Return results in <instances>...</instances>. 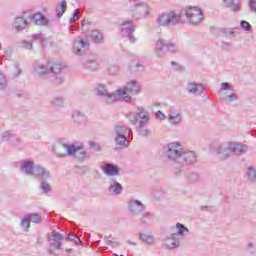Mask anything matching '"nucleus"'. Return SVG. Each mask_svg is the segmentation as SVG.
I'll return each mask as SVG.
<instances>
[{
    "mask_svg": "<svg viewBox=\"0 0 256 256\" xmlns=\"http://www.w3.org/2000/svg\"><path fill=\"white\" fill-rule=\"evenodd\" d=\"M185 15L192 25H198L203 21V10L197 6H187L180 13L170 11L168 13L159 14L156 23L160 27H175L181 23V18Z\"/></svg>",
    "mask_w": 256,
    "mask_h": 256,
    "instance_id": "f257e3e1",
    "label": "nucleus"
},
{
    "mask_svg": "<svg viewBox=\"0 0 256 256\" xmlns=\"http://www.w3.org/2000/svg\"><path fill=\"white\" fill-rule=\"evenodd\" d=\"M66 65L61 62L49 61L47 65L38 64L34 67V73L42 79H51L55 85H61L65 81L63 71Z\"/></svg>",
    "mask_w": 256,
    "mask_h": 256,
    "instance_id": "f03ea898",
    "label": "nucleus"
},
{
    "mask_svg": "<svg viewBox=\"0 0 256 256\" xmlns=\"http://www.w3.org/2000/svg\"><path fill=\"white\" fill-rule=\"evenodd\" d=\"M164 154L169 161L178 163V165H195L197 163V154L194 151H184L181 147V143L172 142L164 146Z\"/></svg>",
    "mask_w": 256,
    "mask_h": 256,
    "instance_id": "7ed1b4c3",
    "label": "nucleus"
},
{
    "mask_svg": "<svg viewBox=\"0 0 256 256\" xmlns=\"http://www.w3.org/2000/svg\"><path fill=\"white\" fill-rule=\"evenodd\" d=\"M54 153L61 159L74 156L77 161L83 163L86 159H89V153L83 148L82 142H74L72 144L62 143L55 150Z\"/></svg>",
    "mask_w": 256,
    "mask_h": 256,
    "instance_id": "20e7f679",
    "label": "nucleus"
},
{
    "mask_svg": "<svg viewBox=\"0 0 256 256\" xmlns=\"http://www.w3.org/2000/svg\"><path fill=\"white\" fill-rule=\"evenodd\" d=\"M141 93V84L137 80H131L126 86L117 90L118 100L123 99L126 103H131V95H139Z\"/></svg>",
    "mask_w": 256,
    "mask_h": 256,
    "instance_id": "39448f33",
    "label": "nucleus"
},
{
    "mask_svg": "<svg viewBox=\"0 0 256 256\" xmlns=\"http://www.w3.org/2000/svg\"><path fill=\"white\" fill-rule=\"evenodd\" d=\"M231 153H234V155H245L247 153V145L239 142H230L227 148L221 146L218 148L220 159H227Z\"/></svg>",
    "mask_w": 256,
    "mask_h": 256,
    "instance_id": "423d86ee",
    "label": "nucleus"
},
{
    "mask_svg": "<svg viewBox=\"0 0 256 256\" xmlns=\"http://www.w3.org/2000/svg\"><path fill=\"white\" fill-rule=\"evenodd\" d=\"M96 91L98 97H101L107 105H112V103L119 101L117 90L115 93H109V91H107V86L103 84H98Z\"/></svg>",
    "mask_w": 256,
    "mask_h": 256,
    "instance_id": "0eeeda50",
    "label": "nucleus"
},
{
    "mask_svg": "<svg viewBox=\"0 0 256 256\" xmlns=\"http://www.w3.org/2000/svg\"><path fill=\"white\" fill-rule=\"evenodd\" d=\"M115 133L116 145H119L120 147H127V145H129V140H127V138L131 135V129L126 126H116Z\"/></svg>",
    "mask_w": 256,
    "mask_h": 256,
    "instance_id": "6e6552de",
    "label": "nucleus"
},
{
    "mask_svg": "<svg viewBox=\"0 0 256 256\" xmlns=\"http://www.w3.org/2000/svg\"><path fill=\"white\" fill-rule=\"evenodd\" d=\"M167 49L170 51V53H177L179 51V48L175 44H168L165 40H159L156 43L155 48V54L156 57H163L165 53H167Z\"/></svg>",
    "mask_w": 256,
    "mask_h": 256,
    "instance_id": "1a4fd4ad",
    "label": "nucleus"
},
{
    "mask_svg": "<svg viewBox=\"0 0 256 256\" xmlns=\"http://www.w3.org/2000/svg\"><path fill=\"white\" fill-rule=\"evenodd\" d=\"M121 33L123 37H128L130 43H135L137 41V38L133 36V33H135V24L133 23V20L122 23Z\"/></svg>",
    "mask_w": 256,
    "mask_h": 256,
    "instance_id": "9d476101",
    "label": "nucleus"
},
{
    "mask_svg": "<svg viewBox=\"0 0 256 256\" xmlns=\"http://www.w3.org/2000/svg\"><path fill=\"white\" fill-rule=\"evenodd\" d=\"M130 121L133 125H137V123H147L149 121V112L143 108H139L138 112H132L129 114ZM140 119V121H139Z\"/></svg>",
    "mask_w": 256,
    "mask_h": 256,
    "instance_id": "9b49d317",
    "label": "nucleus"
},
{
    "mask_svg": "<svg viewBox=\"0 0 256 256\" xmlns=\"http://www.w3.org/2000/svg\"><path fill=\"white\" fill-rule=\"evenodd\" d=\"M128 209L131 215L134 217H139L143 211H145V205H143V202L140 200H137L135 198L130 199L128 204Z\"/></svg>",
    "mask_w": 256,
    "mask_h": 256,
    "instance_id": "f8f14e48",
    "label": "nucleus"
},
{
    "mask_svg": "<svg viewBox=\"0 0 256 256\" xmlns=\"http://www.w3.org/2000/svg\"><path fill=\"white\" fill-rule=\"evenodd\" d=\"M30 177H34V179H39L40 181H47L51 177V174L43 166L35 165Z\"/></svg>",
    "mask_w": 256,
    "mask_h": 256,
    "instance_id": "ddd939ff",
    "label": "nucleus"
},
{
    "mask_svg": "<svg viewBox=\"0 0 256 256\" xmlns=\"http://www.w3.org/2000/svg\"><path fill=\"white\" fill-rule=\"evenodd\" d=\"M63 234L53 230L51 234L48 236V241L50 243V247L53 249H61L63 245Z\"/></svg>",
    "mask_w": 256,
    "mask_h": 256,
    "instance_id": "4468645a",
    "label": "nucleus"
},
{
    "mask_svg": "<svg viewBox=\"0 0 256 256\" xmlns=\"http://www.w3.org/2000/svg\"><path fill=\"white\" fill-rule=\"evenodd\" d=\"M101 169L107 177H117L121 173V168H119V166L109 162L104 163L101 166Z\"/></svg>",
    "mask_w": 256,
    "mask_h": 256,
    "instance_id": "2eb2a0df",
    "label": "nucleus"
},
{
    "mask_svg": "<svg viewBox=\"0 0 256 256\" xmlns=\"http://www.w3.org/2000/svg\"><path fill=\"white\" fill-rule=\"evenodd\" d=\"M73 47L76 55H83V53L89 49V41L84 40L83 37L80 36L75 39Z\"/></svg>",
    "mask_w": 256,
    "mask_h": 256,
    "instance_id": "dca6fc26",
    "label": "nucleus"
},
{
    "mask_svg": "<svg viewBox=\"0 0 256 256\" xmlns=\"http://www.w3.org/2000/svg\"><path fill=\"white\" fill-rule=\"evenodd\" d=\"M31 23L35 25H40L41 27H49V19L43 15V13L38 12L29 16Z\"/></svg>",
    "mask_w": 256,
    "mask_h": 256,
    "instance_id": "f3484780",
    "label": "nucleus"
},
{
    "mask_svg": "<svg viewBox=\"0 0 256 256\" xmlns=\"http://www.w3.org/2000/svg\"><path fill=\"white\" fill-rule=\"evenodd\" d=\"M33 169H35V161L29 159L20 161V171H22L24 175L31 177Z\"/></svg>",
    "mask_w": 256,
    "mask_h": 256,
    "instance_id": "a211bd4d",
    "label": "nucleus"
},
{
    "mask_svg": "<svg viewBox=\"0 0 256 256\" xmlns=\"http://www.w3.org/2000/svg\"><path fill=\"white\" fill-rule=\"evenodd\" d=\"M187 91L190 95H203V92L205 91V87L203 84H199L196 82H190L187 86Z\"/></svg>",
    "mask_w": 256,
    "mask_h": 256,
    "instance_id": "6ab92c4d",
    "label": "nucleus"
},
{
    "mask_svg": "<svg viewBox=\"0 0 256 256\" xmlns=\"http://www.w3.org/2000/svg\"><path fill=\"white\" fill-rule=\"evenodd\" d=\"M83 65L85 69H89L90 71H99V60H97L96 56H91Z\"/></svg>",
    "mask_w": 256,
    "mask_h": 256,
    "instance_id": "aec40b11",
    "label": "nucleus"
},
{
    "mask_svg": "<svg viewBox=\"0 0 256 256\" xmlns=\"http://www.w3.org/2000/svg\"><path fill=\"white\" fill-rule=\"evenodd\" d=\"M133 11H138L140 15H143V17H147V15H149V11H151V8L149 7V4L141 2L134 4Z\"/></svg>",
    "mask_w": 256,
    "mask_h": 256,
    "instance_id": "412c9836",
    "label": "nucleus"
},
{
    "mask_svg": "<svg viewBox=\"0 0 256 256\" xmlns=\"http://www.w3.org/2000/svg\"><path fill=\"white\" fill-rule=\"evenodd\" d=\"M224 5L230 9L233 13H239L241 11V3L239 0H223Z\"/></svg>",
    "mask_w": 256,
    "mask_h": 256,
    "instance_id": "4be33fe9",
    "label": "nucleus"
},
{
    "mask_svg": "<svg viewBox=\"0 0 256 256\" xmlns=\"http://www.w3.org/2000/svg\"><path fill=\"white\" fill-rule=\"evenodd\" d=\"M110 195H121L123 193V185L117 181H113L108 187Z\"/></svg>",
    "mask_w": 256,
    "mask_h": 256,
    "instance_id": "5701e85b",
    "label": "nucleus"
},
{
    "mask_svg": "<svg viewBox=\"0 0 256 256\" xmlns=\"http://www.w3.org/2000/svg\"><path fill=\"white\" fill-rule=\"evenodd\" d=\"M141 225H147L153 221V214L145 211V209L138 215Z\"/></svg>",
    "mask_w": 256,
    "mask_h": 256,
    "instance_id": "b1692460",
    "label": "nucleus"
},
{
    "mask_svg": "<svg viewBox=\"0 0 256 256\" xmlns=\"http://www.w3.org/2000/svg\"><path fill=\"white\" fill-rule=\"evenodd\" d=\"M66 11H67V1L62 0L55 8L56 17H58V19H61L63 15H65Z\"/></svg>",
    "mask_w": 256,
    "mask_h": 256,
    "instance_id": "393cba45",
    "label": "nucleus"
},
{
    "mask_svg": "<svg viewBox=\"0 0 256 256\" xmlns=\"http://www.w3.org/2000/svg\"><path fill=\"white\" fill-rule=\"evenodd\" d=\"M90 39L96 43V45H101L103 43V33L99 30H93L90 34Z\"/></svg>",
    "mask_w": 256,
    "mask_h": 256,
    "instance_id": "a878e982",
    "label": "nucleus"
},
{
    "mask_svg": "<svg viewBox=\"0 0 256 256\" xmlns=\"http://www.w3.org/2000/svg\"><path fill=\"white\" fill-rule=\"evenodd\" d=\"M25 27H27V20L23 19V17L15 18L13 28L16 29V31H23Z\"/></svg>",
    "mask_w": 256,
    "mask_h": 256,
    "instance_id": "bb28decb",
    "label": "nucleus"
},
{
    "mask_svg": "<svg viewBox=\"0 0 256 256\" xmlns=\"http://www.w3.org/2000/svg\"><path fill=\"white\" fill-rule=\"evenodd\" d=\"M72 119H74L75 123L81 125L86 120V116L83 112L76 110L72 113Z\"/></svg>",
    "mask_w": 256,
    "mask_h": 256,
    "instance_id": "cd10ccee",
    "label": "nucleus"
},
{
    "mask_svg": "<svg viewBox=\"0 0 256 256\" xmlns=\"http://www.w3.org/2000/svg\"><path fill=\"white\" fill-rule=\"evenodd\" d=\"M20 227H21L22 231L29 233V229H31V222H30L27 214L24 215L23 219H21Z\"/></svg>",
    "mask_w": 256,
    "mask_h": 256,
    "instance_id": "c85d7f7f",
    "label": "nucleus"
},
{
    "mask_svg": "<svg viewBox=\"0 0 256 256\" xmlns=\"http://www.w3.org/2000/svg\"><path fill=\"white\" fill-rule=\"evenodd\" d=\"M247 179L250 181V183L256 182V169L255 166H249L247 169Z\"/></svg>",
    "mask_w": 256,
    "mask_h": 256,
    "instance_id": "c756f323",
    "label": "nucleus"
},
{
    "mask_svg": "<svg viewBox=\"0 0 256 256\" xmlns=\"http://www.w3.org/2000/svg\"><path fill=\"white\" fill-rule=\"evenodd\" d=\"M30 223L39 224L43 222V218L38 213L26 214Z\"/></svg>",
    "mask_w": 256,
    "mask_h": 256,
    "instance_id": "7c9ffc66",
    "label": "nucleus"
},
{
    "mask_svg": "<svg viewBox=\"0 0 256 256\" xmlns=\"http://www.w3.org/2000/svg\"><path fill=\"white\" fill-rule=\"evenodd\" d=\"M169 119L172 121V125H179L183 121V114L181 112H178L177 115L169 114Z\"/></svg>",
    "mask_w": 256,
    "mask_h": 256,
    "instance_id": "2f4dec72",
    "label": "nucleus"
},
{
    "mask_svg": "<svg viewBox=\"0 0 256 256\" xmlns=\"http://www.w3.org/2000/svg\"><path fill=\"white\" fill-rule=\"evenodd\" d=\"M164 245L168 248V249H175V247H179V241L171 239V238H166L164 240Z\"/></svg>",
    "mask_w": 256,
    "mask_h": 256,
    "instance_id": "473e14b6",
    "label": "nucleus"
},
{
    "mask_svg": "<svg viewBox=\"0 0 256 256\" xmlns=\"http://www.w3.org/2000/svg\"><path fill=\"white\" fill-rule=\"evenodd\" d=\"M53 107L61 108L65 105V98L63 96H56L52 99Z\"/></svg>",
    "mask_w": 256,
    "mask_h": 256,
    "instance_id": "72a5a7b5",
    "label": "nucleus"
},
{
    "mask_svg": "<svg viewBox=\"0 0 256 256\" xmlns=\"http://www.w3.org/2000/svg\"><path fill=\"white\" fill-rule=\"evenodd\" d=\"M137 132L142 137H147V135H149V129L147 128V126H145V123H143V122H139Z\"/></svg>",
    "mask_w": 256,
    "mask_h": 256,
    "instance_id": "f704fd0d",
    "label": "nucleus"
},
{
    "mask_svg": "<svg viewBox=\"0 0 256 256\" xmlns=\"http://www.w3.org/2000/svg\"><path fill=\"white\" fill-rule=\"evenodd\" d=\"M21 73H22L21 67H19V63L16 62L11 72V78L17 79L18 77H21Z\"/></svg>",
    "mask_w": 256,
    "mask_h": 256,
    "instance_id": "c9c22d12",
    "label": "nucleus"
},
{
    "mask_svg": "<svg viewBox=\"0 0 256 256\" xmlns=\"http://www.w3.org/2000/svg\"><path fill=\"white\" fill-rule=\"evenodd\" d=\"M144 69H145V66H143V64L141 63L132 62L130 66V71H132V73H140Z\"/></svg>",
    "mask_w": 256,
    "mask_h": 256,
    "instance_id": "e433bc0d",
    "label": "nucleus"
},
{
    "mask_svg": "<svg viewBox=\"0 0 256 256\" xmlns=\"http://www.w3.org/2000/svg\"><path fill=\"white\" fill-rule=\"evenodd\" d=\"M32 39L34 41H41L42 47H47V39H45L42 33L33 34Z\"/></svg>",
    "mask_w": 256,
    "mask_h": 256,
    "instance_id": "4c0bfd02",
    "label": "nucleus"
},
{
    "mask_svg": "<svg viewBox=\"0 0 256 256\" xmlns=\"http://www.w3.org/2000/svg\"><path fill=\"white\" fill-rule=\"evenodd\" d=\"M67 239L68 241H72L73 243H75V245H85V243L83 242V240H81V238L73 234H68Z\"/></svg>",
    "mask_w": 256,
    "mask_h": 256,
    "instance_id": "58836bf2",
    "label": "nucleus"
},
{
    "mask_svg": "<svg viewBox=\"0 0 256 256\" xmlns=\"http://www.w3.org/2000/svg\"><path fill=\"white\" fill-rule=\"evenodd\" d=\"M140 239L144 242L147 243V245H152L153 241H155V238L150 235H145L143 233L140 234Z\"/></svg>",
    "mask_w": 256,
    "mask_h": 256,
    "instance_id": "ea45409f",
    "label": "nucleus"
},
{
    "mask_svg": "<svg viewBox=\"0 0 256 256\" xmlns=\"http://www.w3.org/2000/svg\"><path fill=\"white\" fill-rule=\"evenodd\" d=\"M80 27H81L82 31L87 32V31H89V29H91V22L87 19H83L80 22Z\"/></svg>",
    "mask_w": 256,
    "mask_h": 256,
    "instance_id": "a19ab883",
    "label": "nucleus"
},
{
    "mask_svg": "<svg viewBox=\"0 0 256 256\" xmlns=\"http://www.w3.org/2000/svg\"><path fill=\"white\" fill-rule=\"evenodd\" d=\"M104 239L106 240V244L109 245V247H112V249H116L121 245L118 241L110 240L108 236H105Z\"/></svg>",
    "mask_w": 256,
    "mask_h": 256,
    "instance_id": "79ce46f5",
    "label": "nucleus"
},
{
    "mask_svg": "<svg viewBox=\"0 0 256 256\" xmlns=\"http://www.w3.org/2000/svg\"><path fill=\"white\" fill-rule=\"evenodd\" d=\"M11 137H13V133H11V131H5V132L1 133V139H2V142H4V143L9 141V139H11Z\"/></svg>",
    "mask_w": 256,
    "mask_h": 256,
    "instance_id": "37998d69",
    "label": "nucleus"
},
{
    "mask_svg": "<svg viewBox=\"0 0 256 256\" xmlns=\"http://www.w3.org/2000/svg\"><path fill=\"white\" fill-rule=\"evenodd\" d=\"M40 189L43 191V193H51V185H49V183L46 181L41 183Z\"/></svg>",
    "mask_w": 256,
    "mask_h": 256,
    "instance_id": "c03bdc74",
    "label": "nucleus"
},
{
    "mask_svg": "<svg viewBox=\"0 0 256 256\" xmlns=\"http://www.w3.org/2000/svg\"><path fill=\"white\" fill-rule=\"evenodd\" d=\"M176 229L178 230L179 235H184L185 231H189L185 225L179 222L176 224Z\"/></svg>",
    "mask_w": 256,
    "mask_h": 256,
    "instance_id": "a18cd8bd",
    "label": "nucleus"
},
{
    "mask_svg": "<svg viewBox=\"0 0 256 256\" xmlns=\"http://www.w3.org/2000/svg\"><path fill=\"white\" fill-rule=\"evenodd\" d=\"M188 180L190 183H197L199 181V174L192 172L188 175Z\"/></svg>",
    "mask_w": 256,
    "mask_h": 256,
    "instance_id": "49530a36",
    "label": "nucleus"
},
{
    "mask_svg": "<svg viewBox=\"0 0 256 256\" xmlns=\"http://www.w3.org/2000/svg\"><path fill=\"white\" fill-rule=\"evenodd\" d=\"M240 27H241V29H244L245 31H251V29H253L251 24H249V22H247L245 20H242L240 22Z\"/></svg>",
    "mask_w": 256,
    "mask_h": 256,
    "instance_id": "de8ad7c7",
    "label": "nucleus"
},
{
    "mask_svg": "<svg viewBox=\"0 0 256 256\" xmlns=\"http://www.w3.org/2000/svg\"><path fill=\"white\" fill-rule=\"evenodd\" d=\"M5 87H7V80L5 79L3 73L0 72V90L5 89Z\"/></svg>",
    "mask_w": 256,
    "mask_h": 256,
    "instance_id": "09e8293b",
    "label": "nucleus"
},
{
    "mask_svg": "<svg viewBox=\"0 0 256 256\" xmlns=\"http://www.w3.org/2000/svg\"><path fill=\"white\" fill-rule=\"evenodd\" d=\"M118 72H119V66L113 65L108 68L109 75H117Z\"/></svg>",
    "mask_w": 256,
    "mask_h": 256,
    "instance_id": "8fccbe9b",
    "label": "nucleus"
},
{
    "mask_svg": "<svg viewBox=\"0 0 256 256\" xmlns=\"http://www.w3.org/2000/svg\"><path fill=\"white\" fill-rule=\"evenodd\" d=\"M90 148L94 149V151H101V146L93 141L89 142Z\"/></svg>",
    "mask_w": 256,
    "mask_h": 256,
    "instance_id": "3c124183",
    "label": "nucleus"
},
{
    "mask_svg": "<svg viewBox=\"0 0 256 256\" xmlns=\"http://www.w3.org/2000/svg\"><path fill=\"white\" fill-rule=\"evenodd\" d=\"M249 8L252 13H256V0L249 1Z\"/></svg>",
    "mask_w": 256,
    "mask_h": 256,
    "instance_id": "603ef678",
    "label": "nucleus"
},
{
    "mask_svg": "<svg viewBox=\"0 0 256 256\" xmlns=\"http://www.w3.org/2000/svg\"><path fill=\"white\" fill-rule=\"evenodd\" d=\"M22 45L25 49H33V42L24 40Z\"/></svg>",
    "mask_w": 256,
    "mask_h": 256,
    "instance_id": "864d4df0",
    "label": "nucleus"
},
{
    "mask_svg": "<svg viewBox=\"0 0 256 256\" xmlns=\"http://www.w3.org/2000/svg\"><path fill=\"white\" fill-rule=\"evenodd\" d=\"M231 90V86H229V83L227 82H222L221 83V89L220 91H229Z\"/></svg>",
    "mask_w": 256,
    "mask_h": 256,
    "instance_id": "5fc2aeb1",
    "label": "nucleus"
},
{
    "mask_svg": "<svg viewBox=\"0 0 256 256\" xmlns=\"http://www.w3.org/2000/svg\"><path fill=\"white\" fill-rule=\"evenodd\" d=\"M156 117H157V119H161V121H163L164 119H167V116H165V114L161 110H159L156 113Z\"/></svg>",
    "mask_w": 256,
    "mask_h": 256,
    "instance_id": "6e6d98bb",
    "label": "nucleus"
},
{
    "mask_svg": "<svg viewBox=\"0 0 256 256\" xmlns=\"http://www.w3.org/2000/svg\"><path fill=\"white\" fill-rule=\"evenodd\" d=\"M227 99L230 103H233V101H237V95H235V93H231L227 96Z\"/></svg>",
    "mask_w": 256,
    "mask_h": 256,
    "instance_id": "4d7b16f0",
    "label": "nucleus"
},
{
    "mask_svg": "<svg viewBox=\"0 0 256 256\" xmlns=\"http://www.w3.org/2000/svg\"><path fill=\"white\" fill-rule=\"evenodd\" d=\"M76 19H79V14H77V10H74L72 17L70 18V23H75Z\"/></svg>",
    "mask_w": 256,
    "mask_h": 256,
    "instance_id": "13d9d810",
    "label": "nucleus"
},
{
    "mask_svg": "<svg viewBox=\"0 0 256 256\" xmlns=\"http://www.w3.org/2000/svg\"><path fill=\"white\" fill-rule=\"evenodd\" d=\"M220 31L223 33V35L229 37V28H221Z\"/></svg>",
    "mask_w": 256,
    "mask_h": 256,
    "instance_id": "bf43d9fd",
    "label": "nucleus"
},
{
    "mask_svg": "<svg viewBox=\"0 0 256 256\" xmlns=\"http://www.w3.org/2000/svg\"><path fill=\"white\" fill-rule=\"evenodd\" d=\"M179 234H177V233H173L172 235H171V239H174V241H179Z\"/></svg>",
    "mask_w": 256,
    "mask_h": 256,
    "instance_id": "052dcab7",
    "label": "nucleus"
},
{
    "mask_svg": "<svg viewBox=\"0 0 256 256\" xmlns=\"http://www.w3.org/2000/svg\"><path fill=\"white\" fill-rule=\"evenodd\" d=\"M229 47H231V44L228 43V42H225V43L222 45V49H229Z\"/></svg>",
    "mask_w": 256,
    "mask_h": 256,
    "instance_id": "680f3d73",
    "label": "nucleus"
},
{
    "mask_svg": "<svg viewBox=\"0 0 256 256\" xmlns=\"http://www.w3.org/2000/svg\"><path fill=\"white\" fill-rule=\"evenodd\" d=\"M169 115H177V113H175V108H173V107L170 108Z\"/></svg>",
    "mask_w": 256,
    "mask_h": 256,
    "instance_id": "e2e57ef3",
    "label": "nucleus"
},
{
    "mask_svg": "<svg viewBox=\"0 0 256 256\" xmlns=\"http://www.w3.org/2000/svg\"><path fill=\"white\" fill-rule=\"evenodd\" d=\"M127 243H128V245H134V247H137V243L136 242L128 240Z\"/></svg>",
    "mask_w": 256,
    "mask_h": 256,
    "instance_id": "0e129e2a",
    "label": "nucleus"
},
{
    "mask_svg": "<svg viewBox=\"0 0 256 256\" xmlns=\"http://www.w3.org/2000/svg\"><path fill=\"white\" fill-rule=\"evenodd\" d=\"M229 35L236 36V35H237V32H235V31H229V32H228V36H229Z\"/></svg>",
    "mask_w": 256,
    "mask_h": 256,
    "instance_id": "69168bd1",
    "label": "nucleus"
},
{
    "mask_svg": "<svg viewBox=\"0 0 256 256\" xmlns=\"http://www.w3.org/2000/svg\"><path fill=\"white\" fill-rule=\"evenodd\" d=\"M157 193H158L159 195H163V191H161V190H160V191H157V190L154 191V195H157Z\"/></svg>",
    "mask_w": 256,
    "mask_h": 256,
    "instance_id": "338daca9",
    "label": "nucleus"
},
{
    "mask_svg": "<svg viewBox=\"0 0 256 256\" xmlns=\"http://www.w3.org/2000/svg\"><path fill=\"white\" fill-rule=\"evenodd\" d=\"M171 65H172L173 67H175V65H177V62L172 61V62H171Z\"/></svg>",
    "mask_w": 256,
    "mask_h": 256,
    "instance_id": "774afa93",
    "label": "nucleus"
}]
</instances>
